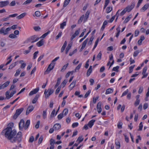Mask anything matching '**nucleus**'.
I'll list each match as a JSON object with an SVG mask.
<instances>
[{
    "label": "nucleus",
    "mask_w": 149,
    "mask_h": 149,
    "mask_svg": "<svg viewBox=\"0 0 149 149\" xmlns=\"http://www.w3.org/2000/svg\"><path fill=\"white\" fill-rule=\"evenodd\" d=\"M3 132L5 133L6 137L11 143H19L22 140L21 132H19L16 134V131L12 130L11 127H7L3 130Z\"/></svg>",
    "instance_id": "nucleus-1"
},
{
    "label": "nucleus",
    "mask_w": 149,
    "mask_h": 149,
    "mask_svg": "<svg viewBox=\"0 0 149 149\" xmlns=\"http://www.w3.org/2000/svg\"><path fill=\"white\" fill-rule=\"evenodd\" d=\"M17 26V25H13L11 27H9L7 28L5 30L4 28L2 27L0 30V33L3 34L4 35L7 34L8 33V32L11 29H16Z\"/></svg>",
    "instance_id": "nucleus-2"
},
{
    "label": "nucleus",
    "mask_w": 149,
    "mask_h": 149,
    "mask_svg": "<svg viewBox=\"0 0 149 149\" xmlns=\"http://www.w3.org/2000/svg\"><path fill=\"white\" fill-rule=\"evenodd\" d=\"M19 128L20 130H22L24 128L25 130H26L28 128V120H27L26 123L25 125V123L24 120L21 119L19 124Z\"/></svg>",
    "instance_id": "nucleus-3"
},
{
    "label": "nucleus",
    "mask_w": 149,
    "mask_h": 149,
    "mask_svg": "<svg viewBox=\"0 0 149 149\" xmlns=\"http://www.w3.org/2000/svg\"><path fill=\"white\" fill-rule=\"evenodd\" d=\"M23 110L24 108H21L19 109H17L16 111L15 114L13 116V118L15 119H16L19 116Z\"/></svg>",
    "instance_id": "nucleus-4"
},
{
    "label": "nucleus",
    "mask_w": 149,
    "mask_h": 149,
    "mask_svg": "<svg viewBox=\"0 0 149 149\" xmlns=\"http://www.w3.org/2000/svg\"><path fill=\"white\" fill-rule=\"evenodd\" d=\"M54 92V90L52 89H48L47 91L46 89L44 92V94L45 95V97L46 98L49 97Z\"/></svg>",
    "instance_id": "nucleus-5"
},
{
    "label": "nucleus",
    "mask_w": 149,
    "mask_h": 149,
    "mask_svg": "<svg viewBox=\"0 0 149 149\" xmlns=\"http://www.w3.org/2000/svg\"><path fill=\"white\" fill-rule=\"evenodd\" d=\"M55 66L54 64L51 63L48 66V68L44 73L45 74H48L50 71L52 70Z\"/></svg>",
    "instance_id": "nucleus-6"
},
{
    "label": "nucleus",
    "mask_w": 149,
    "mask_h": 149,
    "mask_svg": "<svg viewBox=\"0 0 149 149\" xmlns=\"http://www.w3.org/2000/svg\"><path fill=\"white\" fill-rule=\"evenodd\" d=\"M39 39V38L37 37L36 35H34L30 37L29 39V41L33 43L38 41Z\"/></svg>",
    "instance_id": "nucleus-7"
},
{
    "label": "nucleus",
    "mask_w": 149,
    "mask_h": 149,
    "mask_svg": "<svg viewBox=\"0 0 149 149\" xmlns=\"http://www.w3.org/2000/svg\"><path fill=\"white\" fill-rule=\"evenodd\" d=\"M9 3L8 1H1L0 2V7L3 8L7 6Z\"/></svg>",
    "instance_id": "nucleus-8"
},
{
    "label": "nucleus",
    "mask_w": 149,
    "mask_h": 149,
    "mask_svg": "<svg viewBox=\"0 0 149 149\" xmlns=\"http://www.w3.org/2000/svg\"><path fill=\"white\" fill-rule=\"evenodd\" d=\"M88 38H86L83 42L82 47L79 50V51L80 52H81L85 48L88 41Z\"/></svg>",
    "instance_id": "nucleus-9"
},
{
    "label": "nucleus",
    "mask_w": 149,
    "mask_h": 149,
    "mask_svg": "<svg viewBox=\"0 0 149 149\" xmlns=\"http://www.w3.org/2000/svg\"><path fill=\"white\" fill-rule=\"evenodd\" d=\"M134 3L132 2L130 6H127L125 8L127 10V12H129L134 8Z\"/></svg>",
    "instance_id": "nucleus-10"
},
{
    "label": "nucleus",
    "mask_w": 149,
    "mask_h": 149,
    "mask_svg": "<svg viewBox=\"0 0 149 149\" xmlns=\"http://www.w3.org/2000/svg\"><path fill=\"white\" fill-rule=\"evenodd\" d=\"M39 88H36L34 89L33 91H31L29 93L30 96H31L34 94L36 93L39 91Z\"/></svg>",
    "instance_id": "nucleus-11"
},
{
    "label": "nucleus",
    "mask_w": 149,
    "mask_h": 149,
    "mask_svg": "<svg viewBox=\"0 0 149 149\" xmlns=\"http://www.w3.org/2000/svg\"><path fill=\"white\" fill-rule=\"evenodd\" d=\"M149 7V3L145 5L141 8V11L142 12H144Z\"/></svg>",
    "instance_id": "nucleus-12"
},
{
    "label": "nucleus",
    "mask_w": 149,
    "mask_h": 149,
    "mask_svg": "<svg viewBox=\"0 0 149 149\" xmlns=\"http://www.w3.org/2000/svg\"><path fill=\"white\" fill-rule=\"evenodd\" d=\"M76 82V80H73V81L72 82V83L69 85V86L70 87V90H72L74 87L75 85Z\"/></svg>",
    "instance_id": "nucleus-13"
},
{
    "label": "nucleus",
    "mask_w": 149,
    "mask_h": 149,
    "mask_svg": "<svg viewBox=\"0 0 149 149\" xmlns=\"http://www.w3.org/2000/svg\"><path fill=\"white\" fill-rule=\"evenodd\" d=\"M61 125L59 123H56L53 126V128L54 130H58L60 129Z\"/></svg>",
    "instance_id": "nucleus-14"
},
{
    "label": "nucleus",
    "mask_w": 149,
    "mask_h": 149,
    "mask_svg": "<svg viewBox=\"0 0 149 149\" xmlns=\"http://www.w3.org/2000/svg\"><path fill=\"white\" fill-rule=\"evenodd\" d=\"M90 13V11H87L86 12L84 17V22H85L87 20L88 18L89 17Z\"/></svg>",
    "instance_id": "nucleus-15"
},
{
    "label": "nucleus",
    "mask_w": 149,
    "mask_h": 149,
    "mask_svg": "<svg viewBox=\"0 0 149 149\" xmlns=\"http://www.w3.org/2000/svg\"><path fill=\"white\" fill-rule=\"evenodd\" d=\"M95 120L93 119L90 120L88 124V126L90 128H91L93 125L94 123L95 122Z\"/></svg>",
    "instance_id": "nucleus-16"
},
{
    "label": "nucleus",
    "mask_w": 149,
    "mask_h": 149,
    "mask_svg": "<svg viewBox=\"0 0 149 149\" xmlns=\"http://www.w3.org/2000/svg\"><path fill=\"white\" fill-rule=\"evenodd\" d=\"M39 97V95H36L34 97V99L32 100V103L33 104L36 103Z\"/></svg>",
    "instance_id": "nucleus-17"
},
{
    "label": "nucleus",
    "mask_w": 149,
    "mask_h": 149,
    "mask_svg": "<svg viewBox=\"0 0 149 149\" xmlns=\"http://www.w3.org/2000/svg\"><path fill=\"white\" fill-rule=\"evenodd\" d=\"M92 66H90L87 72V76L88 77L90 75L92 72Z\"/></svg>",
    "instance_id": "nucleus-18"
},
{
    "label": "nucleus",
    "mask_w": 149,
    "mask_h": 149,
    "mask_svg": "<svg viewBox=\"0 0 149 149\" xmlns=\"http://www.w3.org/2000/svg\"><path fill=\"white\" fill-rule=\"evenodd\" d=\"M44 44V41L43 39H42L39 41L38 42L36 43L38 47H40L42 45Z\"/></svg>",
    "instance_id": "nucleus-19"
},
{
    "label": "nucleus",
    "mask_w": 149,
    "mask_h": 149,
    "mask_svg": "<svg viewBox=\"0 0 149 149\" xmlns=\"http://www.w3.org/2000/svg\"><path fill=\"white\" fill-rule=\"evenodd\" d=\"M132 17V16L131 15H130L128 16L125 19V20L123 22L124 23H127L130 19Z\"/></svg>",
    "instance_id": "nucleus-20"
},
{
    "label": "nucleus",
    "mask_w": 149,
    "mask_h": 149,
    "mask_svg": "<svg viewBox=\"0 0 149 149\" xmlns=\"http://www.w3.org/2000/svg\"><path fill=\"white\" fill-rule=\"evenodd\" d=\"M115 144L116 145V149H119L120 147V142L118 141H116Z\"/></svg>",
    "instance_id": "nucleus-21"
},
{
    "label": "nucleus",
    "mask_w": 149,
    "mask_h": 149,
    "mask_svg": "<svg viewBox=\"0 0 149 149\" xmlns=\"http://www.w3.org/2000/svg\"><path fill=\"white\" fill-rule=\"evenodd\" d=\"M113 92V90L111 88H108L106 91L105 94L107 95L109 93H112Z\"/></svg>",
    "instance_id": "nucleus-22"
},
{
    "label": "nucleus",
    "mask_w": 149,
    "mask_h": 149,
    "mask_svg": "<svg viewBox=\"0 0 149 149\" xmlns=\"http://www.w3.org/2000/svg\"><path fill=\"white\" fill-rule=\"evenodd\" d=\"M71 0H65L64 3L63 7H66L69 3Z\"/></svg>",
    "instance_id": "nucleus-23"
},
{
    "label": "nucleus",
    "mask_w": 149,
    "mask_h": 149,
    "mask_svg": "<svg viewBox=\"0 0 149 149\" xmlns=\"http://www.w3.org/2000/svg\"><path fill=\"white\" fill-rule=\"evenodd\" d=\"M83 139H84L83 138V136H80L77 139L76 141V142L79 141V143H80L83 141Z\"/></svg>",
    "instance_id": "nucleus-24"
},
{
    "label": "nucleus",
    "mask_w": 149,
    "mask_h": 149,
    "mask_svg": "<svg viewBox=\"0 0 149 149\" xmlns=\"http://www.w3.org/2000/svg\"><path fill=\"white\" fill-rule=\"evenodd\" d=\"M102 53L100 52L97 56V59L98 61H100L101 59L102 58Z\"/></svg>",
    "instance_id": "nucleus-25"
},
{
    "label": "nucleus",
    "mask_w": 149,
    "mask_h": 149,
    "mask_svg": "<svg viewBox=\"0 0 149 149\" xmlns=\"http://www.w3.org/2000/svg\"><path fill=\"white\" fill-rule=\"evenodd\" d=\"M26 14V13H23L22 14H21L20 15H19L17 16L16 17V18L18 19H21Z\"/></svg>",
    "instance_id": "nucleus-26"
},
{
    "label": "nucleus",
    "mask_w": 149,
    "mask_h": 149,
    "mask_svg": "<svg viewBox=\"0 0 149 149\" xmlns=\"http://www.w3.org/2000/svg\"><path fill=\"white\" fill-rule=\"evenodd\" d=\"M23 61L22 60L20 61H19V63L22 64V65L20 66V68H24L26 66V64L25 63H23Z\"/></svg>",
    "instance_id": "nucleus-27"
},
{
    "label": "nucleus",
    "mask_w": 149,
    "mask_h": 149,
    "mask_svg": "<svg viewBox=\"0 0 149 149\" xmlns=\"http://www.w3.org/2000/svg\"><path fill=\"white\" fill-rule=\"evenodd\" d=\"M17 62H15L12 64L9 67V69H11L17 65Z\"/></svg>",
    "instance_id": "nucleus-28"
},
{
    "label": "nucleus",
    "mask_w": 149,
    "mask_h": 149,
    "mask_svg": "<svg viewBox=\"0 0 149 149\" xmlns=\"http://www.w3.org/2000/svg\"><path fill=\"white\" fill-rule=\"evenodd\" d=\"M10 83V82L9 81H8L5 83L3 84H2L3 88H4L7 87L9 85Z\"/></svg>",
    "instance_id": "nucleus-29"
},
{
    "label": "nucleus",
    "mask_w": 149,
    "mask_h": 149,
    "mask_svg": "<svg viewBox=\"0 0 149 149\" xmlns=\"http://www.w3.org/2000/svg\"><path fill=\"white\" fill-rule=\"evenodd\" d=\"M123 125V123L121 122H119L117 124V127L118 129L122 128V125Z\"/></svg>",
    "instance_id": "nucleus-30"
},
{
    "label": "nucleus",
    "mask_w": 149,
    "mask_h": 149,
    "mask_svg": "<svg viewBox=\"0 0 149 149\" xmlns=\"http://www.w3.org/2000/svg\"><path fill=\"white\" fill-rule=\"evenodd\" d=\"M112 8L111 7H108L106 9V13H109L112 10Z\"/></svg>",
    "instance_id": "nucleus-31"
},
{
    "label": "nucleus",
    "mask_w": 149,
    "mask_h": 149,
    "mask_svg": "<svg viewBox=\"0 0 149 149\" xmlns=\"http://www.w3.org/2000/svg\"><path fill=\"white\" fill-rule=\"evenodd\" d=\"M84 15H83L80 17V19H79L78 21V24H81V23L84 19Z\"/></svg>",
    "instance_id": "nucleus-32"
},
{
    "label": "nucleus",
    "mask_w": 149,
    "mask_h": 149,
    "mask_svg": "<svg viewBox=\"0 0 149 149\" xmlns=\"http://www.w3.org/2000/svg\"><path fill=\"white\" fill-rule=\"evenodd\" d=\"M69 65V63H68L66 64V65H64L62 68L61 71V72H63L65 69L67 67H68Z\"/></svg>",
    "instance_id": "nucleus-33"
},
{
    "label": "nucleus",
    "mask_w": 149,
    "mask_h": 149,
    "mask_svg": "<svg viewBox=\"0 0 149 149\" xmlns=\"http://www.w3.org/2000/svg\"><path fill=\"white\" fill-rule=\"evenodd\" d=\"M66 22H64L60 24V28L61 29H63L64 26L66 25Z\"/></svg>",
    "instance_id": "nucleus-34"
},
{
    "label": "nucleus",
    "mask_w": 149,
    "mask_h": 149,
    "mask_svg": "<svg viewBox=\"0 0 149 149\" xmlns=\"http://www.w3.org/2000/svg\"><path fill=\"white\" fill-rule=\"evenodd\" d=\"M135 66V65H133L132 66H131L129 68V73H130L132 72L133 71V70Z\"/></svg>",
    "instance_id": "nucleus-35"
},
{
    "label": "nucleus",
    "mask_w": 149,
    "mask_h": 149,
    "mask_svg": "<svg viewBox=\"0 0 149 149\" xmlns=\"http://www.w3.org/2000/svg\"><path fill=\"white\" fill-rule=\"evenodd\" d=\"M33 109V106L32 105L29 106V113L31 112Z\"/></svg>",
    "instance_id": "nucleus-36"
},
{
    "label": "nucleus",
    "mask_w": 149,
    "mask_h": 149,
    "mask_svg": "<svg viewBox=\"0 0 149 149\" xmlns=\"http://www.w3.org/2000/svg\"><path fill=\"white\" fill-rule=\"evenodd\" d=\"M67 82V80L66 79H65L61 84V86H62L63 88L64 87Z\"/></svg>",
    "instance_id": "nucleus-37"
},
{
    "label": "nucleus",
    "mask_w": 149,
    "mask_h": 149,
    "mask_svg": "<svg viewBox=\"0 0 149 149\" xmlns=\"http://www.w3.org/2000/svg\"><path fill=\"white\" fill-rule=\"evenodd\" d=\"M35 15L37 17H39L41 15L40 12L38 11H37L35 12Z\"/></svg>",
    "instance_id": "nucleus-38"
},
{
    "label": "nucleus",
    "mask_w": 149,
    "mask_h": 149,
    "mask_svg": "<svg viewBox=\"0 0 149 149\" xmlns=\"http://www.w3.org/2000/svg\"><path fill=\"white\" fill-rule=\"evenodd\" d=\"M81 65V63H79L78 65L76 68L75 69V72H76L77 70L78 71L80 68Z\"/></svg>",
    "instance_id": "nucleus-39"
},
{
    "label": "nucleus",
    "mask_w": 149,
    "mask_h": 149,
    "mask_svg": "<svg viewBox=\"0 0 149 149\" xmlns=\"http://www.w3.org/2000/svg\"><path fill=\"white\" fill-rule=\"evenodd\" d=\"M110 1L109 0H105V5L104 6V9L107 7V6L108 5V4L109 3Z\"/></svg>",
    "instance_id": "nucleus-40"
},
{
    "label": "nucleus",
    "mask_w": 149,
    "mask_h": 149,
    "mask_svg": "<svg viewBox=\"0 0 149 149\" xmlns=\"http://www.w3.org/2000/svg\"><path fill=\"white\" fill-rule=\"evenodd\" d=\"M91 90H88V91L86 93V94L84 95V97L85 98L87 97L88 96V95H89L91 93Z\"/></svg>",
    "instance_id": "nucleus-41"
},
{
    "label": "nucleus",
    "mask_w": 149,
    "mask_h": 149,
    "mask_svg": "<svg viewBox=\"0 0 149 149\" xmlns=\"http://www.w3.org/2000/svg\"><path fill=\"white\" fill-rule=\"evenodd\" d=\"M68 113V109H65L63 111V114L65 116Z\"/></svg>",
    "instance_id": "nucleus-42"
},
{
    "label": "nucleus",
    "mask_w": 149,
    "mask_h": 149,
    "mask_svg": "<svg viewBox=\"0 0 149 149\" xmlns=\"http://www.w3.org/2000/svg\"><path fill=\"white\" fill-rule=\"evenodd\" d=\"M127 11V10L126 8L124 9L120 13V16H123V15Z\"/></svg>",
    "instance_id": "nucleus-43"
},
{
    "label": "nucleus",
    "mask_w": 149,
    "mask_h": 149,
    "mask_svg": "<svg viewBox=\"0 0 149 149\" xmlns=\"http://www.w3.org/2000/svg\"><path fill=\"white\" fill-rule=\"evenodd\" d=\"M50 145L51 146L54 145V144L56 142L55 141L52 139H51L50 140Z\"/></svg>",
    "instance_id": "nucleus-44"
},
{
    "label": "nucleus",
    "mask_w": 149,
    "mask_h": 149,
    "mask_svg": "<svg viewBox=\"0 0 149 149\" xmlns=\"http://www.w3.org/2000/svg\"><path fill=\"white\" fill-rule=\"evenodd\" d=\"M140 102V100H136L134 103V105L135 106H137L139 104Z\"/></svg>",
    "instance_id": "nucleus-45"
},
{
    "label": "nucleus",
    "mask_w": 149,
    "mask_h": 149,
    "mask_svg": "<svg viewBox=\"0 0 149 149\" xmlns=\"http://www.w3.org/2000/svg\"><path fill=\"white\" fill-rule=\"evenodd\" d=\"M10 92L7 91L6 93V98L7 99H10L9 95Z\"/></svg>",
    "instance_id": "nucleus-46"
},
{
    "label": "nucleus",
    "mask_w": 149,
    "mask_h": 149,
    "mask_svg": "<svg viewBox=\"0 0 149 149\" xmlns=\"http://www.w3.org/2000/svg\"><path fill=\"white\" fill-rule=\"evenodd\" d=\"M9 37L11 38H17L16 36L15 35L13 34H11L9 35Z\"/></svg>",
    "instance_id": "nucleus-47"
},
{
    "label": "nucleus",
    "mask_w": 149,
    "mask_h": 149,
    "mask_svg": "<svg viewBox=\"0 0 149 149\" xmlns=\"http://www.w3.org/2000/svg\"><path fill=\"white\" fill-rule=\"evenodd\" d=\"M47 113L46 110L44 111H43L42 116L43 118L45 119L46 118Z\"/></svg>",
    "instance_id": "nucleus-48"
},
{
    "label": "nucleus",
    "mask_w": 149,
    "mask_h": 149,
    "mask_svg": "<svg viewBox=\"0 0 149 149\" xmlns=\"http://www.w3.org/2000/svg\"><path fill=\"white\" fill-rule=\"evenodd\" d=\"M119 68V66H117L116 67H114L112 69V70L113 71H115L116 72H118V69Z\"/></svg>",
    "instance_id": "nucleus-49"
},
{
    "label": "nucleus",
    "mask_w": 149,
    "mask_h": 149,
    "mask_svg": "<svg viewBox=\"0 0 149 149\" xmlns=\"http://www.w3.org/2000/svg\"><path fill=\"white\" fill-rule=\"evenodd\" d=\"M43 136H41L40 137V138L39 139L38 142V143L39 144H40L42 143V140H43Z\"/></svg>",
    "instance_id": "nucleus-50"
},
{
    "label": "nucleus",
    "mask_w": 149,
    "mask_h": 149,
    "mask_svg": "<svg viewBox=\"0 0 149 149\" xmlns=\"http://www.w3.org/2000/svg\"><path fill=\"white\" fill-rule=\"evenodd\" d=\"M143 127V125L142 124V122H141L139 124V128L138 130V131L141 130H142Z\"/></svg>",
    "instance_id": "nucleus-51"
},
{
    "label": "nucleus",
    "mask_w": 149,
    "mask_h": 149,
    "mask_svg": "<svg viewBox=\"0 0 149 149\" xmlns=\"http://www.w3.org/2000/svg\"><path fill=\"white\" fill-rule=\"evenodd\" d=\"M62 32H60L58 33V34L56 37V39H58L60 37H61L62 35Z\"/></svg>",
    "instance_id": "nucleus-52"
},
{
    "label": "nucleus",
    "mask_w": 149,
    "mask_h": 149,
    "mask_svg": "<svg viewBox=\"0 0 149 149\" xmlns=\"http://www.w3.org/2000/svg\"><path fill=\"white\" fill-rule=\"evenodd\" d=\"M94 38L93 36H92L91 37L90 40L88 43V45H91L92 43V41H93Z\"/></svg>",
    "instance_id": "nucleus-53"
},
{
    "label": "nucleus",
    "mask_w": 149,
    "mask_h": 149,
    "mask_svg": "<svg viewBox=\"0 0 149 149\" xmlns=\"http://www.w3.org/2000/svg\"><path fill=\"white\" fill-rule=\"evenodd\" d=\"M128 92V90L127 89L122 94L121 97H123V96L126 95Z\"/></svg>",
    "instance_id": "nucleus-54"
},
{
    "label": "nucleus",
    "mask_w": 149,
    "mask_h": 149,
    "mask_svg": "<svg viewBox=\"0 0 149 149\" xmlns=\"http://www.w3.org/2000/svg\"><path fill=\"white\" fill-rule=\"evenodd\" d=\"M139 50L136 51L134 53L133 56L134 57L136 56L139 53Z\"/></svg>",
    "instance_id": "nucleus-55"
},
{
    "label": "nucleus",
    "mask_w": 149,
    "mask_h": 149,
    "mask_svg": "<svg viewBox=\"0 0 149 149\" xmlns=\"http://www.w3.org/2000/svg\"><path fill=\"white\" fill-rule=\"evenodd\" d=\"M99 98V96H97L96 97H93V102L94 104H95L96 103V101Z\"/></svg>",
    "instance_id": "nucleus-56"
},
{
    "label": "nucleus",
    "mask_w": 149,
    "mask_h": 149,
    "mask_svg": "<svg viewBox=\"0 0 149 149\" xmlns=\"http://www.w3.org/2000/svg\"><path fill=\"white\" fill-rule=\"evenodd\" d=\"M34 29L35 31H38L40 30L41 28L39 26H37L34 27Z\"/></svg>",
    "instance_id": "nucleus-57"
},
{
    "label": "nucleus",
    "mask_w": 149,
    "mask_h": 149,
    "mask_svg": "<svg viewBox=\"0 0 149 149\" xmlns=\"http://www.w3.org/2000/svg\"><path fill=\"white\" fill-rule=\"evenodd\" d=\"M38 53V51H37L36 52L33 54V59H35L37 57V55Z\"/></svg>",
    "instance_id": "nucleus-58"
},
{
    "label": "nucleus",
    "mask_w": 149,
    "mask_h": 149,
    "mask_svg": "<svg viewBox=\"0 0 149 149\" xmlns=\"http://www.w3.org/2000/svg\"><path fill=\"white\" fill-rule=\"evenodd\" d=\"M58 120L61 119L63 117V114L61 113L58 116Z\"/></svg>",
    "instance_id": "nucleus-59"
},
{
    "label": "nucleus",
    "mask_w": 149,
    "mask_h": 149,
    "mask_svg": "<svg viewBox=\"0 0 149 149\" xmlns=\"http://www.w3.org/2000/svg\"><path fill=\"white\" fill-rule=\"evenodd\" d=\"M40 123V121L39 120L37 122L36 124V125L35 126L36 128L38 129L39 128Z\"/></svg>",
    "instance_id": "nucleus-60"
},
{
    "label": "nucleus",
    "mask_w": 149,
    "mask_h": 149,
    "mask_svg": "<svg viewBox=\"0 0 149 149\" xmlns=\"http://www.w3.org/2000/svg\"><path fill=\"white\" fill-rule=\"evenodd\" d=\"M78 125V123H74L72 124V127L73 128H74L77 127Z\"/></svg>",
    "instance_id": "nucleus-61"
},
{
    "label": "nucleus",
    "mask_w": 149,
    "mask_h": 149,
    "mask_svg": "<svg viewBox=\"0 0 149 149\" xmlns=\"http://www.w3.org/2000/svg\"><path fill=\"white\" fill-rule=\"evenodd\" d=\"M16 91H13V92H12L10 94V96H9V97H10V98L12 97V96H13V95L16 93Z\"/></svg>",
    "instance_id": "nucleus-62"
},
{
    "label": "nucleus",
    "mask_w": 149,
    "mask_h": 149,
    "mask_svg": "<svg viewBox=\"0 0 149 149\" xmlns=\"http://www.w3.org/2000/svg\"><path fill=\"white\" fill-rule=\"evenodd\" d=\"M143 91V87L142 86H141L139 87V90L138 91V93L139 94L141 93Z\"/></svg>",
    "instance_id": "nucleus-63"
},
{
    "label": "nucleus",
    "mask_w": 149,
    "mask_h": 149,
    "mask_svg": "<svg viewBox=\"0 0 149 149\" xmlns=\"http://www.w3.org/2000/svg\"><path fill=\"white\" fill-rule=\"evenodd\" d=\"M55 112V109H53V110L52 111L51 113V115H50L51 117H54V116Z\"/></svg>",
    "instance_id": "nucleus-64"
}]
</instances>
